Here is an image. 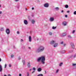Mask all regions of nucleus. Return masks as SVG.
I'll return each instance as SVG.
<instances>
[{
	"instance_id": "34",
	"label": "nucleus",
	"mask_w": 76,
	"mask_h": 76,
	"mask_svg": "<svg viewBox=\"0 0 76 76\" xmlns=\"http://www.w3.org/2000/svg\"><path fill=\"white\" fill-rule=\"evenodd\" d=\"M33 69L34 70H36V69H35V68H33Z\"/></svg>"
},
{
	"instance_id": "28",
	"label": "nucleus",
	"mask_w": 76,
	"mask_h": 76,
	"mask_svg": "<svg viewBox=\"0 0 76 76\" xmlns=\"http://www.w3.org/2000/svg\"><path fill=\"white\" fill-rule=\"evenodd\" d=\"M74 15H76V11H75L74 12Z\"/></svg>"
},
{
	"instance_id": "41",
	"label": "nucleus",
	"mask_w": 76,
	"mask_h": 76,
	"mask_svg": "<svg viewBox=\"0 0 76 76\" xmlns=\"http://www.w3.org/2000/svg\"><path fill=\"white\" fill-rule=\"evenodd\" d=\"M64 12V11H63V10H62V11H61V12L62 13H63Z\"/></svg>"
},
{
	"instance_id": "42",
	"label": "nucleus",
	"mask_w": 76,
	"mask_h": 76,
	"mask_svg": "<svg viewBox=\"0 0 76 76\" xmlns=\"http://www.w3.org/2000/svg\"><path fill=\"white\" fill-rule=\"evenodd\" d=\"M32 10H34V7H32Z\"/></svg>"
},
{
	"instance_id": "6",
	"label": "nucleus",
	"mask_w": 76,
	"mask_h": 76,
	"mask_svg": "<svg viewBox=\"0 0 76 76\" xmlns=\"http://www.w3.org/2000/svg\"><path fill=\"white\" fill-rule=\"evenodd\" d=\"M24 23L25 25H27L28 24V21L26 20H24Z\"/></svg>"
},
{
	"instance_id": "37",
	"label": "nucleus",
	"mask_w": 76,
	"mask_h": 76,
	"mask_svg": "<svg viewBox=\"0 0 76 76\" xmlns=\"http://www.w3.org/2000/svg\"><path fill=\"white\" fill-rule=\"evenodd\" d=\"M19 76H22V75L21 74H19Z\"/></svg>"
},
{
	"instance_id": "22",
	"label": "nucleus",
	"mask_w": 76,
	"mask_h": 76,
	"mask_svg": "<svg viewBox=\"0 0 76 76\" xmlns=\"http://www.w3.org/2000/svg\"><path fill=\"white\" fill-rule=\"evenodd\" d=\"M48 34H49V35H52V34L51 32H50Z\"/></svg>"
},
{
	"instance_id": "48",
	"label": "nucleus",
	"mask_w": 76,
	"mask_h": 76,
	"mask_svg": "<svg viewBox=\"0 0 76 76\" xmlns=\"http://www.w3.org/2000/svg\"><path fill=\"white\" fill-rule=\"evenodd\" d=\"M32 70V69H30L29 70V71H31V70Z\"/></svg>"
},
{
	"instance_id": "25",
	"label": "nucleus",
	"mask_w": 76,
	"mask_h": 76,
	"mask_svg": "<svg viewBox=\"0 0 76 76\" xmlns=\"http://www.w3.org/2000/svg\"><path fill=\"white\" fill-rule=\"evenodd\" d=\"M1 31H3V28H1Z\"/></svg>"
},
{
	"instance_id": "45",
	"label": "nucleus",
	"mask_w": 76,
	"mask_h": 76,
	"mask_svg": "<svg viewBox=\"0 0 76 76\" xmlns=\"http://www.w3.org/2000/svg\"><path fill=\"white\" fill-rule=\"evenodd\" d=\"M44 72H45V73H47V72H46V71H44Z\"/></svg>"
},
{
	"instance_id": "51",
	"label": "nucleus",
	"mask_w": 76,
	"mask_h": 76,
	"mask_svg": "<svg viewBox=\"0 0 76 76\" xmlns=\"http://www.w3.org/2000/svg\"><path fill=\"white\" fill-rule=\"evenodd\" d=\"M25 9H26V10H28V9L26 8Z\"/></svg>"
},
{
	"instance_id": "39",
	"label": "nucleus",
	"mask_w": 76,
	"mask_h": 76,
	"mask_svg": "<svg viewBox=\"0 0 76 76\" xmlns=\"http://www.w3.org/2000/svg\"><path fill=\"white\" fill-rule=\"evenodd\" d=\"M65 18H67V15H65Z\"/></svg>"
},
{
	"instance_id": "54",
	"label": "nucleus",
	"mask_w": 76,
	"mask_h": 76,
	"mask_svg": "<svg viewBox=\"0 0 76 76\" xmlns=\"http://www.w3.org/2000/svg\"><path fill=\"white\" fill-rule=\"evenodd\" d=\"M38 40H39V39H37V41H38Z\"/></svg>"
},
{
	"instance_id": "40",
	"label": "nucleus",
	"mask_w": 76,
	"mask_h": 76,
	"mask_svg": "<svg viewBox=\"0 0 76 76\" xmlns=\"http://www.w3.org/2000/svg\"><path fill=\"white\" fill-rule=\"evenodd\" d=\"M17 33L18 34H20L19 31H17Z\"/></svg>"
},
{
	"instance_id": "53",
	"label": "nucleus",
	"mask_w": 76,
	"mask_h": 76,
	"mask_svg": "<svg viewBox=\"0 0 76 76\" xmlns=\"http://www.w3.org/2000/svg\"><path fill=\"white\" fill-rule=\"evenodd\" d=\"M1 61V58H0V61Z\"/></svg>"
},
{
	"instance_id": "29",
	"label": "nucleus",
	"mask_w": 76,
	"mask_h": 76,
	"mask_svg": "<svg viewBox=\"0 0 76 76\" xmlns=\"http://www.w3.org/2000/svg\"><path fill=\"white\" fill-rule=\"evenodd\" d=\"M75 31L73 30L72 32V34H74V33H75Z\"/></svg>"
},
{
	"instance_id": "17",
	"label": "nucleus",
	"mask_w": 76,
	"mask_h": 76,
	"mask_svg": "<svg viewBox=\"0 0 76 76\" xmlns=\"http://www.w3.org/2000/svg\"><path fill=\"white\" fill-rule=\"evenodd\" d=\"M65 8H68V7H69V6L68 5H66L65 6Z\"/></svg>"
},
{
	"instance_id": "49",
	"label": "nucleus",
	"mask_w": 76,
	"mask_h": 76,
	"mask_svg": "<svg viewBox=\"0 0 76 76\" xmlns=\"http://www.w3.org/2000/svg\"><path fill=\"white\" fill-rule=\"evenodd\" d=\"M21 42H22V41H23V39H21Z\"/></svg>"
},
{
	"instance_id": "4",
	"label": "nucleus",
	"mask_w": 76,
	"mask_h": 76,
	"mask_svg": "<svg viewBox=\"0 0 76 76\" xmlns=\"http://www.w3.org/2000/svg\"><path fill=\"white\" fill-rule=\"evenodd\" d=\"M6 32L7 34H9V33H10V30L9 29L7 28L6 30Z\"/></svg>"
},
{
	"instance_id": "15",
	"label": "nucleus",
	"mask_w": 76,
	"mask_h": 76,
	"mask_svg": "<svg viewBox=\"0 0 76 76\" xmlns=\"http://www.w3.org/2000/svg\"><path fill=\"white\" fill-rule=\"evenodd\" d=\"M31 22L32 24H34V23H35V20H32Z\"/></svg>"
},
{
	"instance_id": "23",
	"label": "nucleus",
	"mask_w": 76,
	"mask_h": 76,
	"mask_svg": "<svg viewBox=\"0 0 76 76\" xmlns=\"http://www.w3.org/2000/svg\"><path fill=\"white\" fill-rule=\"evenodd\" d=\"M11 58H13V57H14V55L13 54H12L11 55Z\"/></svg>"
},
{
	"instance_id": "3",
	"label": "nucleus",
	"mask_w": 76,
	"mask_h": 76,
	"mask_svg": "<svg viewBox=\"0 0 76 76\" xmlns=\"http://www.w3.org/2000/svg\"><path fill=\"white\" fill-rule=\"evenodd\" d=\"M55 43H56V42L53 40H52L50 42V44H55Z\"/></svg>"
},
{
	"instance_id": "1",
	"label": "nucleus",
	"mask_w": 76,
	"mask_h": 76,
	"mask_svg": "<svg viewBox=\"0 0 76 76\" xmlns=\"http://www.w3.org/2000/svg\"><path fill=\"white\" fill-rule=\"evenodd\" d=\"M41 60V62L42 63V64H45V56H42L41 57L38 58L37 61L38 62L40 61Z\"/></svg>"
},
{
	"instance_id": "27",
	"label": "nucleus",
	"mask_w": 76,
	"mask_h": 76,
	"mask_svg": "<svg viewBox=\"0 0 76 76\" xmlns=\"http://www.w3.org/2000/svg\"><path fill=\"white\" fill-rule=\"evenodd\" d=\"M72 65L73 66H76V64H73Z\"/></svg>"
},
{
	"instance_id": "50",
	"label": "nucleus",
	"mask_w": 76,
	"mask_h": 76,
	"mask_svg": "<svg viewBox=\"0 0 76 76\" xmlns=\"http://www.w3.org/2000/svg\"><path fill=\"white\" fill-rule=\"evenodd\" d=\"M18 0H15L16 1H18Z\"/></svg>"
},
{
	"instance_id": "43",
	"label": "nucleus",
	"mask_w": 76,
	"mask_h": 76,
	"mask_svg": "<svg viewBox=\"0 0 76 76\" xmlns=\"http://www.w3.org/2000/svg\"><path fill=\"white\" fill-rule=\"evenodd\" d=\"M2 13V12L1 11L0 12V14H1Z\"/></svg>"
},
{
	"instance_id": "44",
	"label": "nucleus",
	"mask_w": 76,
	"mask_h": 76,
	"mask_svg": "<svg viewBox=\"0 0 76 76\" xmlns=\"http://www.w3.org/2000/svg\"><path fill=\"white\" fill-rule=\"evenodd\" d=\"M34 72H35V71H33L32 72V73H34Z\"/></svg>"
},
{
	"instance_id": "30",
	"label": "nucleus",
	"mask_w": 76,
	"mask_h": 76,
	"mask_svg": "<svg viewBox=\"0 0 76 76\" xmlns=\"http://www.w3.org/2000/svg\"><path fill=\"white\" fill-rule=\"evenodd\" d=\"M7 66V65L6 64H5V68H6Z\"/></svg>"
},
{
	"instance_id": "32",
	"label": "nucleus",
	"mask_w": 76,
	"mask_h": 76,
	"mask_svg": "<svg viewBox=\"0 0 76 76\" xmlns=\"http://www.w3.org/2000/svg\"><path fill=\"white\" fill-rule=\"evenodd\" d=\"M58 69H57V70H56V73H58Z\"/></svg>"
},
{
	"instance_id": "19",
	"label": "nucleus",
	"mask_w": 76,
	"mask_h": 76,
	"mask_svg": "<svg viewBox=\"0 0 76 76\" xmlns=\"http://www.w3.org/2000/svg\"><path fill=\"white\" fill-rule=\"evenodd\" d=\"M62 64H63V62H61L59 64V66H62Z\"/></svg>"
},
{
	"instance_id": "38",
	"label": "nucleus",
	"mask_w": 76,
	"mask_h": 76,
	"mask_svg": "<svg viewBox=\"0 0 76 76\" xmlns=\"http://www.w3.org/2000/svg\"><path fill=\"white\" fill-rule=\"evenodd\" d=\"M70 12V11H67V13H69Z\"/></svg>"
},
{
	"instance_id": "21",
	"label": "nucleus",
	"mask_w": 76,
	"mask_h": 76,
	"mask_svg": "<svg viewBox=\"0 0 76 76\" xmlns=\"http://www.w3.org/2000/svg\"><path fill=\"white\" fill-rule=\"evenodd\" d=\"M56 28H57V27L53 26L52 28V29H56Z\"/></svg>"
},
{
	"instance_id": "20",
	"label": "nucleus",
	"mask_w": 76,
	"mask_h": 76,
	"mask_svg": "<svg viewBox=\"0 0 76 76\" xmlns=\"http://www.w3.org/2000/svg\"><path fill=\"white\" fill-rule=\"evenodd\" d=\"M37 76H43V75L42 74H40L38 75Z\"/></svg>"
},
{
	"instance_id": "31",
	"label": "nucleus",
	"mask_w": 76,
	"mask_h": 76,
	"mask_svg": "<svg viewBox=\"0 0 76 76\" xmlns=\"http://www.w3.org/2000/svg\"><path fill=\"white\" fill-rule=\"evenodd\" d=\"M18 60H20V57H18Z\"/></svg>"
},
{
	"instance_id": "33",
	"label": "nucleus",
	"mask_w": 76,
	"mask_h": 76,
	"mask_svg": "<svg viewBox=\"0 0 76 76\" xmlns=\"http://www.w3.org/2000/svg\"><path fill=\"white\" fill-rule=\"evenodd\" d=\"M23 64H24V63H25V60H23Z\"/></svg>"
},
{
	"instance_id": "11",
	"label": "nucleus",
	"mask_w": 76,
	"mask_h": 76,
	"mask_svg": "<svg viewBox=\"0 0 76 76\" xmlns=\"http://www.w3.org/2000/svg\"><path fill=\"white\" fill-rule=\"evenodd\" d=\"M71 45L72 48H74V45H73V44L72 43Z\"/></svg>"
},
{
	"instance_id": "5",
	"label": "nucleus",
	"mask_w": 76,
	"mask_h": 76,
	"mask_svg": "<svg viewBox=\"0 0 76 76\" xmlns=\"http://www.w3.org/2000/svg\"><path fill=\"white\" fill-rule=\"evenodd\" d=\"M44 6L45 7H48L49 6V4L48 3H46L44 4Z\"/></svg>"
},
{
	"instance_id": "10",
	"label": "nucleus",
	"mask_w": 76,
	"mask_h": 76,
	"mask_svg": "<svg viewBox=\"0 0 76 76\" xmlns=\"http://www.w3.org/2000/svg\"><path fill=\"white\" fill-rule=\"evenodd\" d=\"M2 71V66L1 65H0V72Z\"/></svg>"
},
{
	"instance_id": "14",
	"label": "nucleus",
	"mask_w": 76,
	"mask_h": 76,
	"mask_svg": "<svg viewBox=\"0 0 76 76\" xmlns=\"http://www.w3.org/2000/svg\"><path fill=\"white\" fill-rule=\"evenodd\" d=\"M50 21H53L54 20V18H50Z\"/></svg>"
},
{
	"instance_id": "18",
	"label": "nucleus",
	"mask_w": 76,
	"mask_h": 76,
	"mask_svg": "<svg viewBox=\"0 0 76 76\" xmlns=\"http://www.w3.org/2000/svg\"><path fill=\"white\" fill-rule=\"evenodd\" d=\"M55 9L56 10H59V8L58 7H57L55 8Z\"/></svg>"
},
{
	"instance_id": "52",
	"label": "nucleus",
	"mask_w": 76,
	"mask_h": 76,
	"mask_svg": "<svg viewBox=\"0 0 76 76\" xmlns=\"http://www.w3.org/2000/svg\"><path fill=\"white\" fill-rule=\"evenodd\" d=\"M64 46H65V45H66V44H64Z\"/></svg>"
},
{
	"instance_id": "36",
	"label": "nucleus",
	"mask_w": 76,
	"mask_h": 76,
	"mask_svg": "<svg viewBox=\"0 0 76 76\" xmlns=\"http://www.w3.org/2000/svg\"><path fill=\"white\" fill-rule=\"evenodd\" d=\"M11 66H12V65H11V64H9V66L10 67H11Z\"/></svg>"
},
{
	"instance_id": "16",
	"label": "nucleus",
	"mask_w": 76,
	"mask_h": 76,
	"mask_svg": "<svg viewBox=\"0 0 76 76\" xmlns=\"http://www.w3.org/2000/svg\"><path fill=\"white\" fill-rule=\"evenodd\" d=\"M62 37H64L66 35V33H64L62 34Z\"/></svg>"
},
{
	"instance_id": "24",
	"label": "nucleus",
	"mask_w": 76,
	"mask_h": 76,
	"mask_svg": "<svg viewBox=\"0 0 76 76\" xmlns=\"http://www.w3.org/2000/svg\"><path fill=\"white\" fill-rule=\"evenodd\" d=\"M29 76V73L28 72H27V76Z\"/></svg>"
},
{
	"instance_id": "56",
	"label": "nucleus",
	"mask_w": 76,
	"mask_h": 76,
	"mask_svg": "<svg viewBox=\"0 0 76 76\" xmlns=\"http://www.w3.org/2000/svg\"><path fill=\"white\" fill-rule=\"evenodd\" d=\"M4 76H6V75H4Z\"/></svg>"
},
{
	"instance_id": "46",
	"label": "nucleus",
	"mask_w": 76,
	"mask_h": 76,
	"mask_svg": "<svg viewBox=\"0 0 76 76\" xmlns=\"http://www.w3.org/2000/svg\"><path fill=\"white\" fill-rule=\"evenodd\" d=\"M8 76H11V75H10V74H8Z\"/></svg>"
},
{
	"instance_id": "12",
	"label": "nucleus",
	"mask_w": 76,
	"mask_h": 76,
	"mask_svg": "<svg viewBox=\"0 0 76 76\" xmlns=\"http://www.w3.org/2000/svg\"><path fill=\"white\" fill-rule=\"evenodd\" d=\"M57 45H58V44L55 43V44H54V47H57Z\"/></svg>"
},
{
	"instance_id": "13",
	"label": "nucleus",
	"mask_w": 76,
	"mask_h": 76,
	"mask_svg": "<svg viewBox=\"0 0 76 76\" xmlns=\"http://www.w3.org/2000/svg\"><path fill=\"white\" fill-rule=\"evenodd\" d=\"M30 63L29 62H28L27 65L28 67H31V66L30 65Z\"/></svg>"
},
{
	"instance_id": "35",
	"label": "nucleus",
	"mask_w": 76,
	"mask_h": 76,
	"mask_svg": "<svg viewBox=\"0 0 76 76\" xmlns=\"http://www.w3.org/2000/svg\"><path fill=\"white\" fill-rule=\"evenodd\" d=\"M63 42H62L61 43V44H63Z\"/></svg>"
},
{
	"instance_id": "7",
	"label": "nucleus",
	"mask_w": 76,
	"mask_h": 76,
	"mask_svg": "<svg viewBox=\"0 0 76 76\" xmlns=\"http://www.w3.org/2000/svg\"><path fill=\"white\" fill-rule=\"evenodd\" d=\"M62 24L64 26H66V24H67V23L66 22H63Z\"/></svg>"
},
{
	"instance_id": "55",
	"label": "nucleus",
	"mask_w": 76,
	"mask_h": 76,
	"mask_svg": "<svg viewBox=\"0 0 76 76\" xmlns=\"http://www.w3.org/2000/svg\"><path fill=\"white\" fill-rule=\"evenodd\" d=\"M29 48V49H31V48L29 47V48Z\"/></svg>"
},
{
	"instance_id": "2",
	"label": "nucleus",
	"mask_w": 76,
	"mask_h": 76,
	"mask_svg": "<svg viewBox=\"0 0 76 76\" xmlns=\"http://www.w3.org/2000/svg\"><path fill=\"white\" fill-rule=\"evenodd\" d=\"M44 50V47L43 46L39 47L36 50L37 53H40V52H42Z\"/></svg>"
},
{
	"instance_id": "9",
	"label": "nucleus",
	"mask_w": 76,
	"mask_h": 76,
	"mask_svg": "<svg viewBox=\"0 0 76 76\" xmlns=\"http://www.w3.org/2000/svg\"><path fill=\"white\" fill-rule=\"evenodd\" d=\"M28 39H29V41L30 42H31V37L29 36V37L28 38Z\"/></svg>"
},
{
	"instance_id": "8",
	"label": "nucleus",
	"mask_w": 76,
	"mask_h": 76,
	"mask_svg": "<svg viewBox=\"0 0 76 76\" xmlns=\"http://www.w3.org/2000/svg\"><path fill=\"white\" fill-rule=\"evenodd\" d=\"M41 70H42V69L41 68H38L37 69V71H38V72H41Z\"/></svg>"
},
{
	"instance_id": "57",
	"label": "nucleus",
	"mask_w": 76,
	"mask_h": 76,
	"mask_svg": "<svg viewBox=\"0 0 76 76\" xmlns=\"http://www.w3.org/2000/svg\"><path fill=\"white\" fill-rule=\"evenodd\" d=\"M1 7V5H0V7Z\"/></svg>"
},
{
	"instance_id": "26",
	"label": "nucleus",
	"mask_w": 76,
	"mask_h": 76,
	"mask_svg": "<svg viewBox=\"0 0 76 76\" xmlns=\"http://www.w3.org/2000/svg\"><path fill=\"white\" fill-rule=\"evenodd\" d=\"M68 37H69V38H72V37L71 36H70V35H68Z\"/></svg>"
},
{
	"instance_id": "47",
	"label": "nucleus",
	"mask_w": 76,
	"mask_h": 76,
	"mask_svg": "<svg viewBox=\"0 0 76 76\" xmlns=\"http://www.w3.org/2000/svg\"><path fill=\"white\" fill-rule=\"evenodd\" d=\"M75 57H76V55H75L74 56V58H75Z\"/></svg>"
}]
</instances>
